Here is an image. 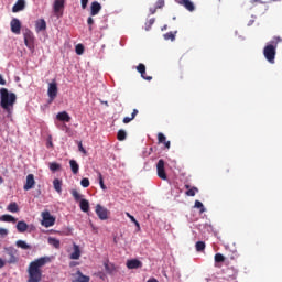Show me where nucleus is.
Here are the masks:
<instances>
[{"mask_svg": "<svg viewBox=\"0 0 282 282\" xmlns=\"http://www.w3.org/2000/svg\"><path fill=\"white\" fill-rule=\"evenodd\" d=\"M50 262H52V259L47 256H45L44 258H39L33 262H30L28 268V274H29L28 282H42V279H43L42 269L46 264H50Z\"/></svg>", "mask_w": 282, "mask_h": 282, "instance_id": "f257e3e1", "label": "nucleus"}, {"mask_svg": "<svg viewBox=\"0 0 282 282\" xmlns=\"http://www.w3.org/2000/svg\"><path fill=\"white\" fill-rule=\"evenodd\" d=\"M17 102V94L14 91H9L7 87H1L0 89V105L2 109H6L11 113V108L14 107Z\"/></svg>", "mask_w": 282, "mask_h": 282, "instance_id": "f03ea898", "label": "nucleus"}, {"mask_svg": "<svg viewBox=\"0 0 282 282\" xmlns=\"http://www.w3.org/2000/svg\"><path fill=\"white\" fill-rule=\"evenodd\" d=\"M281 41V36H274L272 41L264 46L263 54L269 63H274L276 56V47Z\"/></svg>", "mask_w": 282, "mask_h": 282, "instance_id": "7ed1b4c3", "label": "nucleus"}, {"mask_svg": "<svg viewBox=\"0 0 282 282\" xmlns=\"http://www.w3.org/2000/svg\"><path fill=\"white\" fill-rule=\"evenodd\" d=\"M4 253L8 256V264H18L19 262V252L14 247H4Z\"/></svg>", "mask_w": 282, "mask_h": 282, "instance_id": "20e7f679", "label": "nucleus"}, {"mask_svg": "<svg viewBox=\"0 0 282 282\" xmlns=\"http://www.w3.org/2000/svg\"><path fill=\"white\" fill-rule=\"evenodd\" d=\"M23 37H24V43H25L26 47L29 50H31V52H34V50H35L34 32H32V30H29V29L24 30Z\"/></svg>", "mask_w": 282, "mask_h": 282, "instance_id": "39448f33", "label": "nucleus"}, {"mask_svg": "<svg viewBox=\"0 0 282 282\" xmlns=\"http://www.w3.org/2000/svg\"><path fill=\"white\" fill-rule=\"evenodd\" d=\"M156 174L161 180H167V173L165 171V160L161 158L159 162H156Z\"/></svg>", "mask_w": 282, "mask_h": 282, "instance_id": "423d86ee", "label": "nucleus"}, {"mask_svg": "<svg viewBox=\"0 0 282 282\" xmlns=\"http://www.w3.org/2000/svg\"><path fill=\"white\" fill-rule=\"evenodd\" d=\"M47 94L50 97L48 102H53V100H55L57 94H58V85L57 83H50L48 84V89H47Z\"/></svg>", "mask_w": 282, "mask_h": 282, "instance_id": "0eeeda50", "label": "nucleus"}, {"mask_svg": "<svg viewBox=\"0 0 282 282\" xmlns=\"http://www.w3.org/2000/svg\"><path fill=\"white\" fill-rule=\"evenodd\" d=\"M42 218H43L42 224L44 226H46V228H48V226H54V224L56 221V218H54V216H52V214H50V212H43Z\"/></svg>", "mask_w": 282, "mask_h": 282, "instance_id": "6e6552de", "label": "nucleus"}, {"mask_svg": "<svg viewBox=\"0 0 282 282\" xmlns=\"http://www.w3.org/2000/svg\"><path fill=\"white\" fill-rule=\"evenodd\" d=\"M36 182H35V176L34 173H29L26 175V182L23 186L24 191H30L31 188H34Z\"/></svg>", "mask_w": 282, "mask_h": 282, "instance_id": "1a4fd4ad", "label": "nucleus"}, {"mask_svg": "<svg viewBox=\"0 0 282 282\" xmlns=\"http://www.w3.org/2000/svg\"><path fill=\"white\" fill-rule=\"evenodd\" d=\"M10 26H11V32H13L14 34H21L22 23L20 19H12L10 22Z\"/></svg>", "mask_w": 282, "mask_h": 282, "instance_id": "9d476101", "label": "nucleus"}, {"mask_svg": "<svg viewBox=\"0 0 282 282\" xmlns=\"http://www.w3.org/2000/svg\"><path fill=\"white\" fill-rule=\"evenodd\" d=\"M73 282H90V278L88 275H84L82 271L73 273Z\"/></svg>", "mask_w": 282, "mask_h": 282, "instance_id": "9b49d317", "label": "nucleus"}, {"mask_svg": "<svg viewBox=\"0 0 282 282\" xmlns=\"http://www.w3.org/2000/svg\"><path fill=\"white\" fill-rule=\"evenodd\" d=\"M108 209L106 207H102V205L96 206V214L98 215L99 219H108Z\"/></svg>", "mask_w": 282, "mask_h": 282, "instance_id": "f8f14e48", "label": "nucleus"}, {"mask_svg": "<svg viewBox=\"0 0 282 282\" xmlns=\"http://www.w3.org/2000/svg\"><path fill=\"white\" fill-rule=\"evenodd\" d=\"M101 8L102 6L101 3H99V1H93L90 4V14L96 17L97 14H99Z\"/></svg>", "mask_w": 282, "mask_h": 282, "instance_id": "ddd939ff", "label": "nucleus"}, {"mask_svg": "<svg viewBox=\"0 0 282 282\" xmlns=\"http://www.w3.org/2000/svg\"><path fill=\"white\" fill-rule=\"evenodd\" d=\"M137 69L141 74L142 78H144L145 80H152L153 77L147 75V67L144 63H139Z\"/></svg>", "mask_w": 282, "mask_h": 282, "instance_id": "4468645a", "label": "nucleus"}, {"mask_svg": "<svg viewBox=\"0 0 282 282\" xmlns=\"http://www.w3.org/2000/svg\"><path fill=\"white\" fill-rule=\"evenodd\" d=\"M26 7L25 0H18L14 6L12 7V12H21V10H24Z\"/></svg>", "mask_w": 282, "mask_h": 282, "instance_id": "2eb2a0df", "label": "nucleus"}, {"mask_svg": "<svg viewBox=\"0 0 282 282\" xmlns=\"http://www.w3.org/2000/svg\"><path fill=\"white\" fill-rule=\"evenodd\" d=\"M143 264L140 260H128L127 268L128 269H142Z\"/></svg>", "mask_w": 282, "mask_h": 282, "instance_id": "dca6fc26", "label": "nucleus"}, {"mask_svg": "<svg viewBox=\"0 0 282 282\" xmlns=\"http://www.w3.org/2000/svg\"><path fill=\"white\" fill-rule=\"evenodd\" d=\"M57 120H61L63 122H70L72 116L67 111H59L56 116Z\"/></svg>", "mask_w": 282, "mask_h": 282, "instance_id": "f3484780", "label": "nucleus"}, {"mask_svg": "<svg viewBox=\"0 0 282 282\" xmlns=\"http://www.w3.org/2000/svg\"><path fill=\"white\" fill-rule=\"evenodd\" d=\"M46 28H47V23L45 19H39V21H36L35 23L36 32H42L43 30H46Z\"/></svg>", "mask_w": 282, "mask_h": 282, "instance_id": "a211bd4d", "label": "nucleus"}, {"mask_svg": "<svg viewBox=\"0 0 282 282\" xmlns=\"http://www.w3.org/2000/svg\"><path fill=\"white\" fill-rule=\"evenodd\" d=\"M158 140H159V142H162L163 144H165L166 149H170L171 140H166V135H164V133L159 132L158 133Z\"/></svg>", "mask_w": 282, "mask_h": 282, "instance_id": "6ab92c4d", "label": "nucleus"}, {"mask_svg": "<svg viewBox=\"0 0 282 282\" xmlns=\"http://www.w3.org/2000/svg\"><path fill=\"white\" fill-rule=\"evenodd\" d=\"M15 246L19 249H23L24 251H29L32 249L31 245H28V242H25V240H17Z\"/></svg>", "mask_w": 282, "mask_h": 282, "instance_id": "aec40b11", "label": "nucleus"}, {"mask_svg": "<svg viewBox=\"0 0 282 282\" xmlns=\"http://www.w3.org/2000/svg\"><path fill=\"white\" fill-rule=\"evenodd\" d=\"M80 256V247H78V245H74V252L70 254V260H79Z\"/></svg>", "mask_w": 282, "mask_h": 282, "instance_id": "412c9836", "label": "nucleus"}, {"mask_svg": "<svg viewBox=\"0 0 282 282\" xmlns=\"http://www.w3.org/2000/svg\"><path fill=\"white\" fill-rule=\"evenodd\" d=\"M53 186H54L55 191H57V193H62V191H63V181L59 180L58 177H55L53 180Z\"/></svg>", "mask_w": 282, "mask_h": 282, "instance_id": "4be33fe9", "label": "nucleus"}, {"mask_svg": "<svg viewBox=\"0 0 282 282\" xmlns=\"http://www.w3.org/2000/svg\"><path fill=\"white\" fill-rule=\"evenodd\" d=\"M185 188H187V191H185V195H191V196L196 195V193H198L199 191L197 186H192L191 188V184H185Z\"/></svg>", "mask_w": 282, "mask_h": 282, "instance_id": "5701e85b", "label": "nucleus"}, {"mask_svg": "<svg viewBox=\"0 0 282 282\" xmlns=\"http://www.w3.org/2000/svg\"><path fill=\"white\" fill-rule=\"evenodd\" d=\"M28 228L29 225H26L24 220H19V223L17 224V230H19V232H26Z\"/></svg>", "mask_w": 282, "mask_h": 282, "instance_id": "b1692460", "label": "nucleus"}, {"mask_svg": "<svg viewBox=\"0 0 282 282\" xmlns=\"http://www.w3.org/2000/svg\"><path fill=\"white\" fill-rule=\"evenodd\" d=\"M64 8V1L63 0H56L54 2V12L55 14H58V12H61V10H63Z\"/></svg>", "mask_w": 282, "mask_h": 282, "instance_id": "393cba45", "label": "nucleus"}, {"mask_svg": "<svg viewBox=\"0 0 282 282\" xmlns=\"http://www.w3.org/2000/svg\"><path fill=\"white\" fill-rule=\"evenodd\" d=\"M79 207L82 208V210H84V213H88L90 205H89L88 200H85V198H80Z\"/></svg>", "mask_w": 282, "mask_h": 282, "instance_id": "a878e982", "label": "nucleus"}, {"mask_svg": "<svg viewBox=\"0 0 282 282\" xmlns=\"http://www.w3.org/2000/svg\"><path fill=\"white\" fill-rule=\"evenodd\" d=\"M139 113V109H133L132 113H131V117L130 116H126L123 118V122L124 123H128V122H131V120H134L135 116H138Z\"/></svg>", "mask_w": 282, "mask_h": 282, "instance_id": "bb28decb", "label": "nucleus"}, {"mask_svg": "<svg viewBox=\"0 0 282 282\" xmlns=\"http://www.w3.org/2000/svg\"><path fill=\"white\" fill-rule=\"evenodd\" d=\"M104 267L106 269V272L109 273V275H111L116 271L115 264H110L108 261L104 262Z\"/></svg>", "mask_w": 282, "mask_h": 282, "instance_id": "cd10ccee", "label": "nucleus"}, {"mask_svg": "<svg viewBox=\"0 0 282 282\" xmlns=\"http://www.w3.org/2000/svg\"><path fill=\"white\" fill-rule=\"evenodd\" d=\"M48 243L55 249H61V240H57V238H48Z\"/></svg>", "mask_w": 282, "mask_h": 282, "instance_id": "c85d7f7f", "label": "nucleus"}, {"mask_svg": "<svg viewBox=\"0 0 282 282\" xmlns=\"http://www.w3.org/2000/svg\"><path fill=\"white\" fill-rule=\"evenodd\" d=\"M69 164H70V170L73 171V173H78V171H79L78 162H76V160H69Z\"/></svg>", "mask_w": 282, "mask_h": 282, "instance_id": "c756f323", "label": "nucleus"}, {"mask_svg": "<svg viewBox=\"0 0 282 282\" xmlns=\"http://www.w3.org/2000/svg\"><path fill=\"white\" fill-rule=\"evenodd\" d=\"M1 221H13V224H15L17 218H14V216H10V214H3V216H1Z\"/></svg>", "mask_w": 282, "mask_h": 282, "instance_id": "7c9ffc66", "label": "nucleus"}, {"mask_svg": "<svg viewBox=\"0 0 282 282\" xmlns=\"http://www.w3.org/2000/svg\"><path fill=\"white\" fill-rule=\"evenodd\" d=\"M72 195L76 202H82L83 195H80L76 188L72 189Z\"/></svg>", "mask_w": 282, "mask_h": 282, "instance_id": "2f4dec72", "label": "nucleus"}, {"mask_svg": "<svg viewBox=\"0 0 282 282\" xmlns=\"http://www.w3.org/2000/svg\"><path fill=\"white\" fill-rule=\"evenodd\" d=\"M118 140H126L127 138V131L124 129H119L117 132Z\"/></svg>", "mask_w": 282, "mask_h": 282, "instance_id": "473e14b6", "label": "nucleus"}, {"mask_svg": "<svg viewBox=\"0 0 282 282\" xmlns=\"http://www.w3.org/2000/svg\"><path fill=\"white\" fill-rule=\"evenodd\" d=\"M7 209L10 210L11 213H18V210H20L19 205H17V203H10Z\"/></svg>", "mask_w": 282, "mask_h": 282, "instance_id": "72a5a7b5", "label": "nucleus"}, {"mask_svg": "<svg viewBox=\"0 0 282 282\" xmlns=\"http://www.w3.org/2000/svg\"><path fill=\"white\" fill-rule=\"evenodd\" d=\"M195 249L197 252L205 251L206 249V242H196Z\"/></svg>", "mask_w": 282, "mask_h": 282, "instance_id": "f704fd0d", "label": "nucleus"}, {"mask_svg": "<svg viewBox=\"0 0 282 282\" xmlns=\"http://www.w3.org/2000/svg\"><path fill=\"white\" fill-rule=\"evenodd\" d=\"M225 260H226V258H225V256H223V253H216L215 254V262L216 263L220 264V263L225 262Z\"/></svg>", "mask_w": 282, "mask_h": 282, "instance_id": "c9c22d12", "label": "nucleus"}, {"mask_svg": "<svg viewBox=\"0 0 282 282\" xmlns=\"http://www.w3.org/2000/svg\"><path fill=\"white\" fill-rule=\"evenodd\" d=\"M51 171H59L61 170V164L58 162H50L48 164Z\"/></svg>", "mask_w": 282, "mask_h": 282, "instance_id": "e433bc0d", "label": "nucleus"}, {"mask_svg": "<svg viewBox=\"0 0 282 282\" xmlns=\"http://www.w3.org/2000/svg\"><path fill=\"white\" fill-rule=\"evenodd\" d=\"M77 54H84L85 52V45L83 43H78L75 47Z\"/></svg>", "mask_w": 282, "mask_h": 282, "instance_id": "4c0bfd02", "label": "nucleus"}, {"mask_svg": "<svg viewBox=\"0 0 282 282\" xmlns=\"http://www.w3.org/2000/svg\"><path fill=\"white\" fill-rule=\"evenodd\" d=\"M98 177H99V185H100V187L106 189L107 186H106V184L104 182V176H102V173L100 171L98 172Z\"/></svg>", "mask_w": 282, "mask_h": 282, "instance_id": "58836bf2", "label": "nucleus"}, {"mask_svg": "<svg viewBox=\"0 0 282 282\" xmlns=\"http://www.w3.org/2000/svg\"><path fill=\"white\" fill-rule=\"evenodd\" d=\"M195 208H199V213H205V207L203 205V203H200V200H195Z\"/></svg>", "mask_w": 282, "mask_h": 282, "instance_id": "ea45409f", "label": "nucleus"}, {"mask_svg": "<svg viewBox=\"0 0 282 282\" xmlns=\"http://www.w3.org/2000/svg\"><path fill=\"white\" fill-rule=\"evenodd\" d=\"M164 39H165L166 41H169V40L175 41V34H174V32H166V33L164 34Z\"/></svg>", "mask_w": 282, "mask_h": 282, "instance_id": "a19ab883", "label": "nucleus"}, {"mask_svg": "<svg viewBox=\"0 0 282 282\" xmlns=\"http://www.w3.org/2000/svg\"><path fill=\"white\" fill-rule=\"evenodd\" d=\"M155 23V19L152 18V19H149V21H147L145 23V30L149 31L151 30L152 25Z\"/></svg>", "mask_w": 282, "mask_h": 282, "instance_id": "79ce46f5", "label": "nucleus"}, {"mask_svg": "<svg viewBox=\"0 0 282 282\" xmlns=\"http://www.w3.org/2000/svg\"><path fill=\"white\" fill-rule=\"evenodd\" d=\"M82 186H84L85 188H87L90 184V180L89 177H83L80 181Z\"/></svg>", "mask_w": 282, "mask_h": 282, "instance_id": "37998d69", "label": "nucleus"}, {"mask_svg": "<svg viewBox=\"0 0 282 282\" xmlns=\"http://www.w3.org/2000/svg\"><path fill=\"white\" fill-rule=\"evenodd\" d=\"M93 17H94V15L90 14V17H88V19H87V23H88V25H89V31H90V32L93 31V25H94V23H95Z\"/></svg>", "mask_w": 282, "mask_h": 282, "instance_id": "c03bdc74", "label": "nucleus"}, {"mask_svg": "<svg viewBox=\"0 0 282 282\" xmlns=\"http://www.w3.org/2000/svg\"><path fill=\"white\" fill-rule=\"evenodd\" d=\"M0 85H7V80L3 78L2 74H0Z\"/></svg>", "mask_w": 282, "mask_h": 282, "instance_id": "a18cd8bd", "label": "nucleus"}, {"mask_svg": "<svg viewBox=\"0 0 282 282\" xmlns=\"http://www.w3.org/2000/svg\"><path fill=\"white\" fill-rule=\"evenodd\" d=\"M78 147H79V151H83V153H86V149L85 147H83V142H79Z\"/></svg>", "mask_w": 282, "mask_h": 282, "instance_id": "49530a36", "label": "nucleus"}, {"mask_svg": "<svg viewBox=\"0 0 282 282\" xmlns=\"http://www.w3.org/2000/svg\"><path fill=\"white\" fill-rule=\"evenodd\" d=\"M7 262L0 258V269L6 267Z\"/></svg>", "mask_w": 282, "mask_h": 282, "instance_id": "de8ad7c7", "label": "nucleus"}, {"mask_svg": "<svg viewBox=\"0 0 282 282\" xmlns=\"http://www.w3.org/2000/svg\"><path fill=\"white\" fill-rule=\"evenodd\" d=\"M162 6H164V1L159 0L158 3H156V8H162Z\"/></svg>", "mask_w": 282, "mask_h": 282, "instance_id": "09e8293b", "label": "nucleus"}, {"mask_svg": "<svg viewBox=\"0 0 282 282\" xmlns=\"http://www.w3.org/2000/svg\"><path fill=\"white\" fill-rule=\"evenodd\" d=\"M131 221H133L135 224V226H140V223H138V220H135L134 216H130Z\"/></svg>", "mask_w": 282, "mask_h": 282, "instance_id": "8fccbe9b", "label": "nucleus"}, {"mask_svg": "<svg viewBox=\"0 0 282 282\" xmlns=\"http://www.w3.org/2000/svg\"><path fill=\"white\" fill-rule=\"evenodd\" d=\"M0 235H8L7 229H0Z\"/></svg>", "mask_w": 282, "mask_h": 282, "instance_id": "3c124183", "label": "nucleus"}, {"mask_svg": "<svg viewBox=\"0 0 282 282\" xmlns=\"http://www.w3.org/2000/svg\"><path fill=\"white\" fill-rule=\"evenodd\" d=\"M53 145H54V143L52 142V140H48L47 147H53Z\"/></svg>", "mask_w": 282, "mask_h": 282, "instance_id": "603ef678", "label": "nucleus"}, {"mask_svg": "<svg viewBox=\"0 0 282 282\" xmlns=\"http://www.w3.org/2000/svg\"><path fill=\"white\" fill-rule=\"evenodd\" d=\"M148 282H159L155 278H152L151 280H148Z\"/></svg>", "mask_w": 282, "mask_h": 282, "instance_id": "864d4df0", "label": "nucleus"}, {"mask_svg": "<svg viewBox=\"0 0 282 282\" xmlns=\"http://www.w3.org/2000/svg\"><path fill=\"white\" fill-rule=\"evenodd\" d=\"M251 3H261L259 0H252Z\"/></svg>", "mask_w": 282, "mask_h": 282, "instance_id": "5fc2aeb1", "label": "nucleus"}, {"mask_svg": "<svg viewBox=\"0 0 282 282\" xmlns=\"http://www.w3.org/2000/svg\"><path fill=\"white\" fill-rule=\"evenodd\" d=\"M2 182H4V177H2V175H0V184H2Z\"/></svg>", "mask_w": 282, "mask_h": 282, "instance_id": "6e6d98bb", "label": "nucleus"}, {"mask_svg": "<svg viewBox=\"0 0 282 282\" xmlns=\"http://www.w3.org/2000/svg\"><path fill=\"white\" fill-rule=\"evenodd\" d=\"M155 10H152V14H154Z\"/></svg>", "mask_w": 282, "mask_h": 282, "instance_id": "4d7b16f0", "label": "nucleus"}, {"mask_svg": "<svg viewBox=\"0 0 282 282\" xmlns=\"http://www.w3.org/2000/svg\"><path fill=\"white\" fill-rule=\"evenodd\" d=\"M131 214H127L128 217H130Z\"/></svg>", "mask_w": 282, "mask_h": 282, "instance_id": "13d9d810", "label": "nucleus"}]
</instances>
